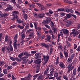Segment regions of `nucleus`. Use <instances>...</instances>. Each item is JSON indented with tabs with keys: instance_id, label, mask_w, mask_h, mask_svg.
<instances>
[{
	"instance_id": "58836bf2",
	"label": "nucleus",
	"mask_w": 80,
	"mask_h": 80,
	"mask_svg": "<svg viewBox=\"0 0 80 80\" xmlns=\"http://www.w3.org/2000/svg\"><path fill=\"white\" fill-rule=\"evenodd\" d=\"M43 78V76L42 75H40L38 78V79L39 80H40L41 79H42Z\"/></svg>"
},
{
	"instance_id": "423d86ee",
	"label": "nucleus",
	"mask_w": 80,
	"mask_h": 80,
	"mask_svg": "<svg viewBox=\"0 0 80 80\" xmlns=\"http://www.w3.org/2000/svg\"><path fill=\"white\" fill-rule=\"evenodd\" d=\"M22 59L23 60V63H27L29 61V60L27 59V58H26L24 57L22 58Z\"/></svg>"
},
{
	"instance_id": "052dcab7",
	"label": "nucleus",
	"mask_w": 80,
	"mask_h": 80,
	"mask_svg": "<svg viewBox=\"0 0 80 80\" xmlns=\"http://www.w3.org/2000/svg\"><path fill=\"white\" fill-rule=\"evenodd\" d=\"M39 71H40V68H38L36 69V73H38V72H39Z\"/></svg>"
},
{
	"instance_id": "ea45409f",
	"label": "nucleus",
	"mask_w": 80,
	"mask_h": 80,
	"mask_svg": "<svg viewBox=\"0 0 80 80\" xmlns=\"http://www.w3.org/2000/svg\"><path fill=\"white\" fill-rule=\"evenodd\" d=\"M67 23H68V24H69L70 25H72V22H71V21H70V20L67 21Z\"/></svg>"
},
{
	"instance_id": "f704fd0d",
	"label": "nucleus",
	"mask_w": 80,
	"mask_h": 80,
	"mask_svg": "<svg viewBox=\"0 0 80 80\" xmlns=\"http://www.w3.org/2000/svg\"><path fill=\"white\" fill-rule=\"evenodd\" d=\"M60 15L61 17H64L65 15V14L63 12H61L60 13Z\"/></svg>"
},
{
	"instance_id": "e2e57ef3",
	"label": "nucleus",
	"mask_w": 80,
	"mask_h": 80,
	"mask_svg": "<svg viewBox=\"0 0 80 80\" xmlns=\"http://www.w3.org/2000/svg\"><path fill=\"white\" fill-rule=\"evenodd\" d=\"M38 77V74H37L33 76V78H36Z\"/></svg>"
},
{
	"instance_id": "c03bdc74",
	"label": "nucleus",
	"mask_w": 80,
	"mask_h": 80,
	"mask_svg": "<svg viewBox=\"0 0 80 80\" xmlns=\"http://www.w3.org/2000/svg\"><path fill=\"white\" fill-rule=\"evenodd\" d=\"M29 6L30 7H32V8H34V7H35V4H34V3H32V4H29Z\"/></svg>"
},
{
	"instance_id": "3c124183",
	"label": "nucleus",
	"mask_w": 80,
	"mask_h": 80,
	"mask_svg": "<svg viewBox=\"0 0 80 80\" xmlns=\"http://www.w3.org/2000/svg\"><path fill=\"white\" fill-rule=\"evenodd\" d=\"M33 35H34V33H32L29 34V37H33Z\"/></svg>"
},
{
	"instance_id": "a878e982",
	"label": "nucleus",
	"mask_w": 80,
	"mask_h": 80,
	"mask_svg": "<svg viewBox=\"0 0 80 80\" xmlns=\"http://www.w3.org/2000/svg\"><path fill=\"white\" fill-rule=\"evenodd\" d=\"M17 27L18 28H20V29H23V28H24L23 26H22L20 25H18Z\"/></svg>"
},
{
	"instance_id": "f3484780",
	"label": "nucleus",
	"mask_w": 80,
	"mask_h": 80,
	"mask_svg": "<svg viewBox=\"0 0 80 80\" xmlns=\"http://www.w3.org/2000/svg\"><path fill=\"white\" fill-rule=\"evenodd\" d=\"M66 11L67 12H70V13H73V10L72 9H66Z\"/></svg>"
},
{
	"instance_id": "393cba45",
	"label": "nucleus",
	"mask_w": 80,
	"mask_h": 80,
	"mask_svg": "<svg viewBox=\"0 0 80 80\" xmlns=\"http://www.w3.org/2000/svg\"><path fill=\"white\" fill-rule=\"evenodd\" d=\"M13 15L15 16L17 15L18 14V13H19L17 11H14L13 12Z\"/></svg>"
},
{
	"instance_id": "69168bd1",
	"label": "nucleus",
	"mask_w": 80,
	"mask_h": 80,
	"mask_svg": "<svg viewBox=\"0 0 80 80\" xmlns=\"http://www.w3.org/2000/svg\"><path fill=\"white\" fill-rule=\"evenodd\" d=\"M75 13H76L77 15H80V13L79 12L77 11H75Z\"/></svg>"
},
{
	"instance_id": "5fc2aeb1",
	"label": "nucleus",
	"mask_w": 80,
	"mask_h": 80,
	"mask_svg": "<svg viewBox=\"0 0 80 80\" xmlns=\"http://www.w3.org/2000/svg\"><path fill=\"white\" fill-rule=\"evenodd\" d=\"M10 58L11 60H12V61H15V58L12 57H10Z\"/></svg>"
},
{
	"instance_id": "a18cd8bd",
	"label": "nucleus",
	"mask_w": 80,
	"mask_h": 80,
	"mask_svg": "<svg viewBox=\"0 0 80 80\" xmlns=\"http://www.w3.org/2000/svg\"><path fill=\"white\" fill-rule=\"evenodd\" d=\"M58 73L56 72H55L54 73V77H56V78H57V77H58Z\"/></svg>"
},
{
	"instance_id": "603ef678",
	"label": "nucleus",
	"mask_w": 80,
	"mask_h": 80,
	"mask_svg": "<svg viewBox=\"0 0 80 80\" xmlns=\"http://www.w3.org/2000/svg\"><path fill=\"white\" fill-rule=\"evenodd\" d=\"M52 39H53V40H55V36L53 34H52V36L51 37Z\"/></svg>"
},
{
	"instance_id": "20e7f679",
	"label": "nucleus",
	"mask_w": 80,
	"mask_h": 80,
	"mask_svg": "<svg viewBox=\"0 0 80 80\" xmlns=\"http://www.w3.org/2000/svg\"><path fill=\"white\" fill-rule=\"evenodd\" d=\"M48 59H49V56H44L43 60L46 63H47L48 62Z\"/></svg>"
},
{
	"instance_id": "e433bc0d",
	"label": "nucleus",
	"mask_w": 80,
	"mask_h": 80,
	"mask_svg": "<svg viewBox=\"0 0 80 80\" xmlns=\"http://www.w3.org/2000/svg\"><path fill=\"white\" fill-rule=\"evenodd\" d=\"M51 22V18H48L47 22V23H50Z\"/></svg>"
},
{
	"instance_id": "a19ab883",
	"label": "nucleus",
	"mask_w": 80,
	"mask_h": 80,
	"mask_svg": "<svg viewBox=\"0 0 80 80\" xmlns=\"http://www.w3.org/2000/svg\"><path fill=\"white\" fill-rule=\"evenodd\" d=\"M73 33L74 35H76L77 32H76V30L75 29H73L72 30Z\"/></svg>"
},
{
	"instance_id": "f03ea898",
	"label": "nucleus",
	"mask_w": 80,
	"mask_h": 80,
	"mask_svg": "<svg viewBox=\"0 0 80 80\" xmlns=\"http://www.w3.org/2000/svg\"><path fill=\"white\" fill-rule=\"evenodd\" d=\"M72 63L70 64L68 66L67 68L68 69L67 72L68 73H70V71H71V70H72L75 68V66H74L72 67Z\"/></svg>"
},
{
	"instance_id": "473e14b6",
	"label": "nucleus",
	"mask_w": 80,
	"mask_h": 80,
	"mask_svg": "<svg viewBox=\"0 0 80 80\" xmlns=\"http://www.w3.org/2000/svg\"><path fill=\"white\" fill-rule=\"evenodd\" d=\"M53 75V71H52L50 72L49 74V76L50 77H52Z\"/></svg>"
},
{
	"instance_id": "dca6fc26",
	"label": "nucleus",
	"mask_w": 80,
	"mask_h": 80,
	"mask_svg": "<svg viewBox=\"0 0 80 80\" xmlns=\"http://www.w3.org/2000/svg\"><path fill=\"white\" fill-rule=\"evenodd\" d=\"M23 17L25 18V20H27L28 18V15L27 14H23Z\"/></svg>"
},
{
	"instance_id": "412c9836",
	"label": "nucleus",
	"mask_w": 80,
	"mask_h": 80,
	"mask_svg": "<svg viewBox=\"0 0 80 80\" xmlns=\"http://www.w3.org/2000/svg\"><path fill=\"white\" fill-rule=\"evenodd\" d=\"M37 34L38 35V37L40 38V36H41V32H40V31L38 30L37 32Z\"/></svg>"
},
{
	"instance_id": "7ed1b4c3",
	"label": "nucleus",
	"mask_w": 80,
	"mask_h": 80,
	"mask_svg": "<svg viewBox=\"0 0 80 80\" xmlns=\"http://www.w3.org/2000/svg\"><path fill=\"white\" fill-rule=\"evenodd\" d=\"M8 8L5 9V11H9V10H12L13 9V7H12L11 5H10L9 4H8Z\"/></svg>"
},
{
	"instance_id": "680f3d73",
	"label": "nucleus",
	"mask_w": 80,
	"mask_h": 80,
	"mask_svg": "<svg viewBox=\"0 0 80 80\" xmlns=\"http://www.w3.org/2000/svg\"><path fill=\"white\" fill-rule=\"evenodd\" d=\"M14 45V47L15 49H17V44H13Z\"/></svg>"
},
{
	"instance_id": "9d476101",
	"label": "nucleus",
	"mask_w": 80,
	"mask_h": 80,
	"mask_svg": "<svg viewBox=\"0 0 80 80\" xmlns=\"http://www.w3.org/2000/svg\"><path fill=\"white\" fill-rule=\"evenodd\" d=\"M10 40H11V39H8V36H6L5 38V41L6 42H7L8 43H9V44Z\"/></svg>"
},
{
	"instance_id": "c9c22d12",
	"label": "nucleus",
	"mask_w": 80,
	"mask_h": 80,
	"mask_svg": "<svg viewBox=\"0 0 80 80\" xmlns=\"http://www.w3.org/2000/svg\"><path fill=\"white\" fill-rule=\"evenodd\" d=\"M32 75H31V74L29 73L28 75V76L26 77L27 78H31V77H32Z\"/></svg>"
},
{
	"instance_id": "39448f33",
	"label": "nucleus",
	"mask_w": 80,
	"mask_h": 80,
	"mask_svg": "<svg viewBox=\"0 0 80 80\" xmlns=\"http://www.w3.org/2000/svg\"><path fill=\"white\" fill-rule=\"evenodd\" d=\"M41 45L43 47H46V48H49V45L50 44H46L45 43H41Z\"/></svg>"
},
{
	"instance_id": "6ab92c4d",
	"label": "nucleus",
	"mask_w": 80,
	"mask_h": 80,
	"mask_svg": "<svg viewBox=\"0 0 80 80\" xmlns=\"http://www.w3.org/2000/svg\"><path fill=\"white\" fill-rule=\"evenodd\" d=\"M59 54L60 58L61 59H62V58H63V53H62V52H60Z\"/></svg>"
},
{
	"instance_id": "72a5a7b5",
	"label": "nucleus",
	"mask_w": 80,
	"mask_h": 80,
	"mask_svg": "<svg viewBox=\"0 0 80 80\" xmlns=\"http://www.w3.org/2000/svg\"><path fill=\"white\" fill-rule=\"evenodd\" d=\"M3 72L4 73V74H5V75H6V74H7V70L5 69L3 70Z\"/></svg>"
},
{
	"instance_id": "c85d7f7f",
	"label": "nucleus",
	"mask_w": 80,
	"mask_h": 80,
	"mask_svg": "<svg viewBox=\"0 0 80 80\" xmlns=\"http://www.w3.org/2000/svg\"><path fill=\"white\" fill-rule=\"evenodd\" d=\"M34 25L35 28V29H37V27L38 26V24H37V22H34Z\"/></svg>"
},
{
	"instance_id": "4be33fe9",
	"label": "nucleus",
	"mask_w": 80,
	"mask_h": 80,
	"mask_svg": "<svg viewBox=\"0 0 80 80\" xmlns=\"http://www.w3.org/2000/svg\"><path fill=\"white\" fill-rule=\"evenodd\" d=\"M28 12V10L27 9H25V8H22V12L23 13H25V12Z\"/></svg>"
},
{
	"instance_id": "de8ad7c7",
	"label": "nucleus",
	"mask_w": 80,
	"mask_h": 80,
	"mask_svg": "<svg viewBox=\"0 0 80 80\" xmlns=\"http://www.w3.org/2000/svg\"><path fill=\"white\" fill-rule=\"evenodd\" d=\"M8 15V13H6L3 14V16L2 17H7Z\"/></svg>"
},
{
	"instance_id": "1a4fd4ad",
	"label": "nucleus",
	"mask_w": 80,
	"mask_h": 80,
	"mask_svg": "<svg viewBox=\"0 0 80 80\" xmlns=\"http://www.w3.org/2000/svg\"><path fill=\"white\" fill-rule=\"evenodd\" d=\"M36 4L37 5L39 6V7L41 8V10H43V9H44V7L42 4L38 3H36Z\"/></svg>"
},
{
	"instance_id": "37998d69",
	"label": "nucleus",
	"mask_w": 80,
	"mask_h": 80,
	"mask_svg": "<svg viewBox=\"0 0 80 80\" xmlns=\"http://www.w3.org/2000/svg\"><path fill=\"white\" fill-rule=\"evenodd\" d=\"M25 35L24 34H22L21 35V38L22 39H24L25 38Z\"/></svg>"
},
{
	"instance_id": "8fccbe9b",
	"label": "nucleus",
	"mask_w": 80,
	"mask_h": 80,
	"mask_svg": "<svg viewBox=\"0 0 80 80\" xmlns=\"http://www.w3.org/2000/svg\"><path fill=\"white\" fill-rule=\"evenodd\" d=\"M23 53L20 54L18 55V58H22V56H23Z\"/></svg>"
},
{
	"instance_id": "6e6d98bb",
	"label": "nucleus",
	"mask_w": 80,
	"mask_h": 80,
	"mask_svg": "<svg viewBox=\"0 0 80 80\" xmlns=\"http://www.w3.org/2000/svg\"><path fill=\"white\" fill-rule=\"evenodd\" d=\"M22 6V4H19V5H17L18 8H21V6Z\"/></svg>"
},
{
	"instance_id": "2eb2a0df",
	"label": "nucleus",
	"mask_w": 80,
	"mask_h": 80,
	"mask_svg": "<svg viewBox=\"0 0 80 80\" xmlns=\"http://www.w3.org/2000/svg\"><path fill=\"white\" fill-rule=\"evenodd\" d=\"M59 65L61 68H63L65 67V65L62 62H60Z\"/></svg>"
},
{
	"instance_id": "b1692460",
	"label": "nucleus",
	"mask_w": 80,
	"mask_h": 80,
	"mask_svg": "<svg viewBox=\"0 0 80 80\" xmlns=\"http://www.w3.org/2000/svg\"><path fill=\"white\" fill-rule=\"evenodd\" d=\"M64 53L65 55V57L66 58H67V57L68 56V52L65 51L64 52Z\"/></svg>"
},
{
	"instance_id": "0e129e2a",
	"label": "nucleus",
	"mask_w": 80,
	"mask_h": 80,
	"mask_svg": "<svg viewBox=\"0 0 80 80\" xmlns=\"http://www.w3.org/2000/svg\"><path fill=\"white\" fill-rule=\"evenodd\" d=\"M66 17L68 19L69 18H70L71 16H70V15L68 14L67 15V16Z\"/></svg>"
},
{
	"instance_id": "4468645a",
	"label": "nucleus",
	"mask_w": 80,
	"mask_h": 80,
	"mask_svg": "<svg viewBox=\"0 0 80 80\" xmlns=\"http://www.w3.org/2000/svg\"><path fill=\"white\" fill-rule=\"evenodd\" d=\"M49 70V68H46L45 71L44 72V75H48V70Z\"/></svg>"
},
{
	"instance_id": "4c0bfd02",
	"label": "nucleus",
	"mask_w": 80,
	"mask_h": 80,
	"mask_svg": "<svg viewBox=\"0 0 80 80\" xmlns=\"http://www.w3.org/2000/svg\"><path fill=\"white\" fill-rule=\"evenodd\" d=\"M58 11H61V12H64L65 11V9L63 8H60V9H58Z\"/></svg>"
},
{
	"instance_id": "09e8293b",
	"label": "nucleus",
	"mask_w": 80,
	"mask_h": 80,
	"mask_svg": "<svg viewBox=\"0 0 80 80\" xmlns=\"http://www.w3.org/2000/svg\"><path fill=\"white\" fill-rule=\"evenodd\" d=\"M12 66H9L7 67V70H9V69H12Z\"/></svg>"
},
{
	"instance_id": "a211bd4d",
	"label": "nucleus",
	"mask_w": 80,
	"mask_h": 80,
	"mask_svg": "<svg viewBox=\"0 0 80 80\" xmlns=\"http://www.w3.org/2000/svg\"><path fill=\"white\" fill-rule=\"evenodd\" d=\"M33 14L34 17L38 18V14H37V13L36 12H34L33 13Z\"/></svg>"
},
{
	"instance_id": "2f4dec72",
	"label": "nucleus",
	"mask_w": 80,
	"mask_h": 80,
	"mask_svg": "<svg viewBox=\"0 0 80 80\" xmlns=\"http://www.w3.org/2000/svg\"><path fill=\"white\" fill-rule=\"evenodd\" d=\"M31 55L32 54H28L25 57H24L27 58H28V57H30V56H31Z\"/></svg>"
},
{
	"instance_id": "6e6552de",
	"label": "nucleus",
	"mask_w": 80,
	"mask_h": 80,
	"mask_svg": "<svg viewBox=\"0 0 80 80\" xmlns=\"http://www.w3.org/2000/svg\"><path fill=\"white\" fill-rule=\"evenodd\" d=\"M40 53H36L35 54V56H36L35 57L37 59L39 58L40 57H41L40 56Z\"/></svg>"
},
{
	"instance_id": "c756f323",
	"label": "nucleus",
	"mask_w": 80,
	"mask_h": 80,
	"mask_svg": "<svg viewBox=\"0 0 80 80\" xmlns=\"http://www.w3.org/2000/svg\"><path fill=\"white\" fill-rule=\"evenodd\" d=\"M59 62V58L58 57L56 59V64L57 65L58 62Z\"/></svg>"
},
{
	"instance_id": "9b49d317",
	"label": "nucleus",
	"mask_w": 80,
	"mask_h": 80,
	"mask_svg": "<svg viewBox=\"0 0 80 80\" xmlns=\"http://www.w3.org/2000/svg\"><path fill=\"white\" fill-rule=\"evenodd\" d=\"M62 31H63L64 34H67L68 33V30L67 29H62Z\"/></svg>"
},
{
	"instance_id": "aec40b11",
	"label": "nucleus",
	"mask_w": 80,
	"mask_h": 80,
	"mask_svg": "<svg viewBox=\"0 0 80 80\" xmlns=\"http://www.w3.org/2000/svg\"><path fill=\"white\" fill-rule=\"evenodd\" d=\"M47 38L48 41V42H50V39H51V36H50V35H48L47 36Z\"/></svg>"
},
{
	"instance_id": "bf43d9fd",
	"label": "nucleus",
	"mask_w": 80,
	"mask_h": 80,
	"mask_svg": "<svg viewBox=\"0 0 80 80\" xmlns=\"http://www.w3.org/2000/svg\"><path fill=\"white\" fill-rule=\"evenodd\" d=\"M60 34H58V41L59 42V40H60Z\"/></svg>"
},
{
	"instance_id": "cd10ccee",
	"label": "nucleus",
	"mask_w": 80,
	"mask_h": 80,
	"mask_svg": "<svg viewBox=\"0 0 80 80\" xmlns=\"http://www.w3.org/2000/svg\"><path fill=\"white\" fill-rule=\"evenodd\" d=\"M17 22H18V23H21L23 22V21H22L21 19H18L17 20Z\"/></svg>"
},
{
	"instance_id": "864d4df0",
	"label": "nucleus",
	"mask_w": 80,
	"mask_h": 80,
	"mask_svg": "<svg viewBox=\"0 0 80 80\" xmlns=\"http://www.w3.org/2000/svg\"><path fill=\"white\" fill-rule=\"evenodd\" d=\"M31 53L32 54H34L36 53H37V51H31Z\"/></svg>"
},
{
	"instance_id": "f8f14e48",
	"label": "nucleus",
	"mask_w": 80,
	"mask_h": 80,
	"mask_svg": "<svg viewBox=\"0 0 80 80\" xmlns=\"http://www.w3.org/2000/svg\"><path fill=\"white\" fill-rule=\"evenodd\" d=\"M45 15V14H44V13H41V14H38V18H42L44 17Z\"/></svg>"
},
{
	"instance_id": "79ce46f5",
	"label": "nucleus",
	"mask_w": 80,
	"mask_h": 80,
	"mask_svg": "<svg viewBox=\"0 0 80 80\" xmlns=\"http://www.w3.org/2000/svg\"><path fill=\"white\" fill-rule=\"evenodd\" d=\"M75 53L74 52L71 55V58L72 59H73V57H75Z\"/></svg>"
},
{
	"instance_id": "0eeeda50",
	"label": "nucleus",
	"mask_w": 80,
	"mask_h": 80,
	"mask_svg": "<svg viewBox=\"0 0 80 80\" xmlns=\"http://www.w3.org/2000/svg\"><path fill=\"white\" fill-rule=\"evenodd\" d=\"M35 63H37V64H39V63H40L42 62V61H41V59H38L37 60H35L34 62Z\"/></svg>"
},
{
	"instance_id": "338daca9",
	"label": "nucleus",
	"mask_w": 80,
	"mask_h": 80,
	"mask_svg": "<svg viewBox=\"0 0 80 80\" xmlns=\"http://www.w3.org/2000/svg\"><path fill=\"white\" fill-rule=\"evenodd\" d=\"M17 38H18V35L17 34H16L15 35V37H14V39H17Z\"/></svg>"
},
{
	"instance_id": "7c9ffc66",
	"label": "nucleus",
	"mask_w": 80,
	"mask_h": 80,
	"mask_svg": "<svg viewBox=\"0 0 80 80\" xmlns=\"http://www.w3.org/2000/svg\"><path fill=\"white\" fill-rule=\"evenodd\" d=\"M66 44H67L68 47H70L71 46V44H70V43L69 42H68V41H66Z\"/></svg>"
},
{
	"instance_id": "13d9d810",
	"label": "nucleus",
	"mask_w": 80,
	"mask_h": 80,
	"mask_svg": "<svg viewBox=\"0 0 80 80\" xmlns=\"http://www.w3.org/2000/svg\"><path fill=\"white\" fill-rule=\"evenodd\" d=\"M4 64H5L4 62L2 61L0 62V66H1L2 65H4Z\"/></svg>"
},
{
	"instance_id": "4d7b16f0",
	"label": "nucleus",
	"mask_w": 80,
	"mask_h": 80,
	"mask_svg": "<svg viewBox=\"0 0 80 80\" xmlns=\"http://www.w3.org/2000/svg\"><path fill=\"white\" fill-rule=\"evenodd\" d=\"M49 13L51 14V15H52V13H53V11L50 10H49Z\"/></svg>"
},
{
	"instance_id": "bb28decb",
	"label": "nucleus",
	"mask_w": 80,
	"mask_h": 80,
	"mask_svg": "<svg viewBox=\"0 0 80 80\" xmlns=\"http://www.w3.org/2000/svg\"><path fill=\"white\" fill-rule=\"evenodd\" d=\"M72 59L71 58H69L68 60V62L69 63H70L72 62Z\"/></svg>"
},
{
	"instance_id": "49530a36",
	"label": "nucleus",
	"mask_w": 80,
	"mask_h": 80,
	"mask_svg": "<svg viewBox=\"0 0 80 80\" xmlns=\"http://www.w3.org/2000/svg\"><path fill=\"white\" fill-rule=\"evenodd\" d=\"M63 48V47H62V45H59L58 46V49H60V50H62Z\"/></svg>"
},
{
	"instance_id": "f257e3e1",
	"label": "nucleus",
	"mask_w": 80,
	"mask_h": 80,
	"mask_svg": "<svg viewBox=\"0 0 80 80\" xmlns=\"http://www.w3.org/2000/svg\"><path fill=\"white\" fill-rule=\"evenodd\" d=\"M9 42H10V43L9 44V46H10L9 48V47H6V48L8 52H10V51H11V52H13V47H12V45H11L12 44V40H10Z\"/></svg>"
},
{
	"instance_id": "ddd939ff",
	"label": "nucleus",
	"mask_w": 80,
	"mask_h": 80,
	"mask_svg": "<svg viewBox=\"0 0 80 80\" xmlns=\"http://www.w3.org/2000/svg\"><path fill=\"white\" fill-rule=\"evenodd\" d=\"M49 70V68H46L45 71L44 72V75H48V70Z\"/></svg>"
},
{
	"instance_id": "5701e85b",
	"label": "nucleus",
	"mask_w": 80,
	"mask_h": 80,
	"mask_svg": "<svg viewBox=\"0 0 80 80\" xmlns=\"http://www.w3.org/2000/svg\"><path fill=\"white\" fill-rule=\"evenodd\" d=\"M77 73V68H75L73 70V73L75 75Z\"/></svg>"
},
{
	"instance_id": "774afa93",
	"label": "nucleus",
	"mask_w": 80,
	"mask_h": 80,
	"mask_svg": "<svg viewBox=\"0 0 80 80\" xmlns=\"http://www.w3.org/2000/svg\"><path fill=\"white\" fill-rule=\"evenodd\" d=\"M77 51L78 52H80V46H78V48Z\"/></svg>"
}]
</instances>
